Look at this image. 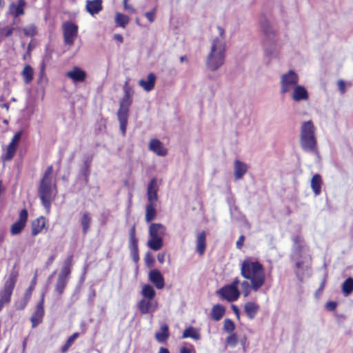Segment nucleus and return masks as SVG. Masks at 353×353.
<instances>
[{
    "label": "nucleus",
    "instance_id": "nucleus-1",
    "mask_svg": "<svg viewBox=\"0 0 353 353\" xmlns=\"http://www.w3.org/2000/svg\"><path fill=\"white\" fill-rule=\"evenodd\" d=\"M291 259L295 263L294 273L297 279L302 281L311 275V256L309 250L302 237L294 236Z\"/></svg>",
    "mask_w": 353,
    "mask_h": 353
},
{
    "label": "nucleus",
    "instance_id": "nucleus-2",
    "mask_svg": "<svg viewBox=\"0 0 353 353\" xmlns=\"http://www.w3.org/2000/svg\"><path fill=\"white\" fill-rule=\"evenodd\" d=\"M219 35L213 39L210 47V51L206 59V67L211 71L217 70L223 65L225 59L226 42L225 30L218 26Z\"/></svg>",
    "mask_w": 353,
    "mask_h": 353
},
{
    "label": "nucleus",
    "instance_id": "nucleus-3",
    "mask_svg": "<svg viewBox=\"0 0 353 353\" xmlns=\"http://www.w3.org/2000/svg\"><path fill=\"white\" fill-rule=\"evenodd\" d=\"M241 274L243 278L250 281L252 290L255 292L264 285L265 270L263 265L256 260L245 259L241 263Z\"/></svg>",
    "mask_w": 353,
    "mask_h": 353
},
{
    "label": "nucleus",
    "instance_id": "nucleus-4",
    "mask_svg": "<svg viewBox=\"0 0 353 353\" xmlns=\"http://www.w3.org/2000/svg\"><path fill=\"white\" fill-rule=\"evenodd\" d=\"M260 26L263 33V46L265 56L270 59H279L280 48L277 43L278 37L265 17L260 19Z\"/></svg>",
    "mask_w": 353,
    "mask_h": 353
},
{
    "label": "nucleus",
    "instance_id": "nucleus-5",
    "mask_svg": "<svg viewBox=\"0 0 353 353\" xmlns=\"http://www.w3.org/2000/svg\"><path fill=\"white\" fill-rule=\"evenodd\" d=\"M300 145L302 150L309 153H317V141L315 127L312 121L302 123L300 130Z\"/></svg>",
    "mask_w": 353,
    "mask_h": 353
},
{
    "label": "nucleus",
    "instance_id": "nucleus-6",
    "mask_svg": "<svg viewBox=\"0 0 353 353\" xmlns=\"http://www.w3.org/2000/svg\"><path fill=\"white\" fill-rule=\"evenodd\" d=\"M72 258V255H70L65 259L63 263L62 268L58 274L54 287V292L59 295H61L63 293L70 279Z\"/></svg>",
    "mask_w": 353,
    "mask_h": 353
},
{
    "label": "nucleus",
    "instance_id": "nucleus-7",
    "mask_svg": "<svg viewBox=\"0 0 353 353\" xmlns=\"http://www.w3.org/2000/svg\"><path fill=\"white\" fill-rule=\"evenodd\" d=\"M56 192V184L53 181L41 180L39 187V196L43 207L49 210L53 194Z\"/></svg>",
    "mask_w": 353,
    "mask_h": 353
},
{
    "label": "nucleus",
    "instance_id": "nucleus-8",
    "mask_svg": "<svg viewBox=\"0 0 353 353\" xmlns=\"http://www.w3.org/2000/svg\"><path fill=\"white\" fill-rule=\"evenodd\" d=\"M299 77L294 70H289L288 72L280 76V94H286L292 92V89L298 84Z\"/></svg>",
    "mask_w": 353,
    "mask_h": 353
},
{
    "label": "nucleus",
    "instance_id": "nucleus-9",
    "mask_svg": "<svg viewBox=\"0 0 353 353\" xmlns=\"http://www.w3.org/2000/svg\"><path fill=\"white\" fill-rule=\"evenodd\" d=\"M79 27L71 21H65L62 24V30L64 43L66 46H72L78 35Z\"/></svg>",
    "mask_w": 353,
    "mask_h": 353
},
{
    "label": "nucleus",
    "instance_id": "nucleus-10",
    "mask_svg": "<svg viewBox=\"0 0 353 353\" xmlns=\"http://www.w3.org/2000/svg\"><path fill=\"white\" fill-rule=\"evenodd\" d=\"M216 294L223 300L232 303L238 300L241 292L239 288L225 285L216 291Z\"/></svg>",
    "mask_w": 353,
    "mask_h": 353
},
{
    "label": "nucleus",
    "instance_id": "nucleus-11",
    "mask_svg": "<svg viewBox=\"0 0 353 353\" xmlns=\"http://www.w3.org/2000/svg\"><path fill=\"white\" fill-rule=\"evenodd\" d=\"M14 285L15 280L13 278H10L9 280L5 283L3 289L0 292V312L5 305L10 302Z\"/></svg>",
    "mask_w": 353,
    "mask_h": 353
},
{
    "label": "nucleus",
    "instance_id": "nucleus-12",
    "mask_svg": "<svg viewBox=\"0 0 353 353\" xmlns=\"http://www.w3.org/2000/svg\"><path fill=\"white\" fill-rule=\"evenodd\" d=\"M28 219V210L22 209L19 214V219L10 226V234L13 236L18 235L24 230Z\"/></svg>",
    "mask_w": 353,
    "mask_h": 353
},
{
    "label": "nucleus",
    "instance_id": "nucleus-13",
    "mask_svg": "<svg viewBox=\"0 0 353 353\" xmlns=\"http://www.w3.org/2000/svg\"><path fill=\"white\" fill-rule=\"evenodd\" d=\"M44 294H42L40 301L36 306L35 311L30 317V321L32 323V327L34 328L38 325L42 323L43 318L45 314L44 312Z\"/></svg>",
    "mask_w": 353,
    "mask_h": 353
},
{
    "label": "nucleus",
    "instance_id": "nucleus-14",
    "mask_svg": "<svg viewBox=\"0 0 353 353\" xmlns=\"http://www.w3.org/2000/svg\"><path fill=\"white\" fill-rule=\"evenodd\" d=\"M137 307L142 314H146L155 312L158 307V303L154 299L143 298L139 301Z\"/></svg>",
    "mask_w": 353,
    "mask_h": 353
},
{
    "label": "nucleus",
    "instance_id": "nucleus-15",
    "mask_svg": "<svg viewBox=\"0 0 353 353\" xmlns=\"http://www.w3.org/2000/svg\"><path fill=\"white\" fill-rule=\"evenodd\" d=\"M124 92V96L119 103V109L117 112V115L120 116H128L129 108L132 103L130 91L125 89Z\"/></svg>",
    "mask_w": 353,
    "mask_h": 353
},
{
    "label": "nucleus",
    "instance_id": "nucleus-16",
    "mask_svg": "<svg viewBox=\"0 0 353 353\" xmlns=\"http://www.w3.org/2000/svg\"><path fill=\"white\" fill-rule=\"evenodd\" d=\"M159 184L156 178L152 179L148 184L147 196L148 203H155L158 201Z\"/></svg>",
    "mask_w": 353,
    "mask_h": 353
},
{
    "label": "nucleus",
    "instance_id": "nucleus-17",
    "mask_svg": "<svg viewBox=\"0 0 353 353\" xmlns=\"http://www.w3.org/2000/svg\"><path fill=\"white\" fill-rule=\"evenodd\" d=\"M148 279L158 290H161L165 286L163 276L157 269H152L149 272Z\"/></svg>",
    "mask_w": 353,
    "mask_h": 353
},
{
    "label": "nucleus",
    "instance_id": "nucleus-18",
    "mask_svg": "<svg viewBox=\"0 0 353 353\" xmlns=\"http://www.w3.org/2000/svg\"><path fill=\"white\" fill-rule=\"evenodd\" d=\"M92 161V156L85 157L83 158V165L80 168L79 178H82L85 183H88L89 181V176L90 174V165Z\"/></svg>",
    "mask_w": 353,
    "mask_h": 353
},
{
    "label": "nucleus",
    "instance_id": "nucleus-19",
    "mask_svg": "<svg viewBox=\"0 0 353 353\" xmlns=\"http://www.w3.org/2000/svg\"><path fill=\"white\" fill-rule=\"evenodd\" d=\"M292 99L299 102L301 101L307 100L309 94L306 88L301 85L297 84L292 90Z\"/></svg>",
    "mask_w": 353,
    "mask_h": 353
},
{
    "label": "nucleus",
    "instance_id": "nucleus-20",
    "mask_svg": "<svg viewBox=\"0 0 353 353\" xmlns=\"http://www.w3.org/2000/svg\"><path fill=\"white\" fill-rule=\"evenodd\" d=\"M149 150L160 157H165L168 154L167 149L163 145V143L157 139H153L150 141Z\"/></svg>",
    "mask_w": 353,
    "mask_h": 353
},
{
    "label": "nucleus",
    "instance_id": "nucleus-21",
    "mask_svg": "<svg viewBox=\"0 0 353 353\" xmlns=\"http://www.w3.org/2000/svg\"><path fill=\"white\" fill-rule=\"evenodd\" d=\"M66 76L74 82H82L86 78V72L78 66H74L66 73Z\"/></svg>",
    "mask_w": 353,
    "mask_h": 353
},
{
    "label": "nucleus",
    "instance_id": "nucleus-22",
    "mask_svg": "<svg viewBox=\"0 0 353 353\" xmlns=\"http://www.w3.org/2000/svg\"><path fill=\"white\" fill-rule=\"evenodd\" d=\"M46 225V219L44 216H41L39 218L36 219L32 222V232L31 234L32 236H35L39 233H41L43 230L45 229Z\"/></svg>",
    "mask_w": 353,
    "mask_h": 353
},
{
    "label": "nucleus",
    "instance_id": "nucleus-23",
    "mask_svg": "<svg viewBox=\"0 0 353 353\" xmlns=\"http://www.w3.org/2000/svg\"><path fill=\"white\" fill-rule=\"evenodd\" d=\"M156 79V75L151 72L148 74L146 79H140L139 81V85L146 92H150L154 88Z\"/></svg>",
    "mask_w": 353,
    "mask_h": 353
},
{
    "label": "nucleus",
    "instance_id": "nucleus-24",
    "mask_svg": "<svg viewBox=\"0 0 353 353\" xmlns=\"http://www.w3.org/2000/svg\"><path fill=\"white\" fill-rule=\"evenodd\" d=\"M85 8L91 15L97 14L103 9L102 0H87Z\"/></svg>",
    "mask_w": 353,
    "mask_h": 353
},
{
    "label": "nucleus",
    "instance_id": "nucleus-25",
    "mask_svg": "<svg viewBox=\"0 0 353 353\" xmlns=\"http://www.w3.org/2000/svg\"><path fill=\"white\" fill-rule=\"evenodd\" d=\"M166 228L161 223H151L149 227L150 237H163L165 234Z\"/></svg>",
    "mask_w": 353,
    "mask_h": 353
},
{
    "label": "nucleus",
    "instance_id": "nucleus-26",
    "mask_svg": "<svg viewBox=\"0 0 353 353\" xmlns=\"http://www.w3.org/2000/svg\"><path fill=\"white\" fill-rule=\"evenodd\" d=\"M79 222L82 227L83 233L84 235H85L90 230L92 223L91 214L87 211L81 212Z\"/></svg>",
    "mask_w": 353,
    "mask_h": 353
},
{
    "label": "nucleus",
    "instance_id": "nucleus-27",
    "mask_svg": "<svg viewBox=\"0 0 353 353\" xmlns=\"http://www.w3.org/2000/svg\"><path fill=\"white\" fill-rule=\"evenodd\" d=\"M170 336L169 327L166 323H162L160 330L155 334L156 340L161 343L165 342Z\"/></svg>",
    "mask_w": 353,
    "mask_h": 353
},
{
    "label": "nucleus",
    "instance_id": "nucleus-28",
    "mask_svg": "<svg viewBox=\"0 0 353 353\" xmlns=\"http://www.w3.org/2000/svg\"><path fill=\"white\" fill-rule=\"evenodd\" d=\"M25 5L26 2L24 0H19L17 3H12L10 5V12L14 16V18H17L20 15L23 14V8Z\"/></svg>",
    "mask_w": 353,
    "mask_h": 353
},
{
    "label": "nucleus",
    "instance_id": "nucleus-29",
    "mask_svg": "<svg viewBox=\"0 0 353 353\" xmlns=\"http://www.w3.org/2000/svg\"><path fill=\"white\" fill-rule=\"evenodd\" d=\"M234 169L235 179L238 180L241 179L247 172L248 166L245 163L239 160H236L234 162Z\"/></svg>",
    "mask_w": 353,
    "mask_h": 353
},
{
    "label": "nucleus",
    "instance_id": "nucleus-30",
    "mask_svg": "<svg viewBox=\"0 0 353 353\" xmlns=\"http://www.w3.org/2000/svg\"><path fill=\"white\" fill-rule=\"evenodd\" d=\"M259 310V306L254 302L249 301L244 305L245 313L250 319L255 318Z\"/></svg>",
    "mask_w": 353,
    "mask_h": 353
},
{
    "label": "nucleus",
    "instance_id": "nucleus-31",
    "mask_svg": "<svg viewBox=\"0 0 353 353\" xmlns=\"http://www.w3.org/2000/svg\"><path fill=\"white\" fill-rule=\"evenodd\" d=\"M206 247V233L205 231L199 232L196 236V251L202 255L205 252Z\"/></svg>",
    "mask_w": 353,
    "mask_h": 353
},
{
    "label": "nucleus",
    "instance_id": "nucleus-32",
    "mask_svg": "<svg viewBox=\"0 0 353 353\" xmlns=\"http://www.w3.org/2000/svg\"><path fill=\"white\" fill-rule=\"evenodd\" d=\"M322 184L321 176L319 174H315L311 179V188L316 196L321 194Z\"/></svg>",
    "mask_w": 353,
    "mask_h": 353
},
{
    "label": "nucleus",
    "instance_id": "nucleus-33",
    "mask_svg": "<svg viewBox=\"0 0 353 353\" xmlns=\"http://www.w3.org/2000/svg\"><path fill=\"white\" fill-rule=\"evenodd\" d=\"M225 312V308L220 304L214 305L211 310V319L215 321H219L222 319Z\"/></svg>",
    "mask_w": 353,
    "mask_h": 353
},
{
    "label": "nucleus",
    "instance_id": "nucleus-34",
    "mask_svg": "<svg viewBox=\"0 0 353 353\" xmlns=\"http://www.w3.org/2000/svg\"><path fill=\"white\" fill-rule=\"evenodd\" d=\"M147 244L151 250L158 251L163 247V237H150Z\"/></svg>",
    "mask_w": 353,
    "mask_h": 353
},
{
    "label": "nucleus",
    "instance_id": "nucleus-35",
    "mask_svg": "<svg viewBox=\"0 0 353 353\" xmlns=\"http://www.w3.org/2000/svg\"><path fill=\"white\" fill-rule=\"evenodd\" d=\"M182 338H191L194 340H199L201 339V334L198 330L192 326H190L183 331Z\"/></svg>",
    "mask_w": 353,
    "mask_h": 353
},
{
    "label": "nucleus",
    "instance_id": "nucleus-36",
    "mask_svg": "<svg viewBox=\"0 0 353 353\" xmlns=\"http://www.w3.org/2000/svg\"><path fill=\"white\" fill-rule=\"evenodd\" d=\"M157 216L155 203H148L145 207V221L150 223L153 221Z\"/></svg>",
    "mask_w": 353,
    "mask_h": 353
},
{
    "label": "nucleus",
    "instance_id": "nucleus-37",
    "mask_svg": "<svg viewBox=\"0 0 353 353\" xmlns=\"http://www.w3.org/2000/svg\"><path fill=\"white\" fill-rule=\"evenodd\" d=\"M342 293L345 296H350L353 292V278L348 277L341 285Z\"/></svg>",
    "mask_w": 353,
    "mask_h": 353
},
{
    "label": "nucleus",
    "instance_id": "nucleus-38",
    "mask_svg": "<svg viewBox=\"0 0 353 353\" xmlns=\"http://www.w3.org/2000/svg\"><path fill=\"white\" fill-rule=\"evenodd\" d=\"M143 298L149 299H154V296L156 295V292L154 288L150 284H145L142 287V290L141 292Z\"/></svg>",
    "mask_w": 353,
    "mask_h": 353
},
{
    "label": "nucleus",
    "instance_id": "nucleus-39",
    "mask_svg": "<svg viewBox=\"0 0 353 353\" xmlns=\"http://www.w3.org/2000/svg\"><path fill=\"white\" fill-rule=\"evenodd\" d=\"M33 74V68L30 65H26L21 72L24 82L26 84L30 83L32 81Z\"/></svg>",
    "mask_w": 353,
    "mask_h": 353
},
{
    "label": "nucleus",
    "instance_id": "nucleus-40",
    "mask_svg": "<svg viewBox=\"0 0 353 353\" xmlns=\"http://www.w3.org/2000/svg\"><path fill=\"white\" fill-rule=\"evenodd\" d=\"M114 19L117 26L121 28H125L130 21V18L127 15L119 12L116 14Z\"/></svg>",
    "mask_w": 353,
    "mask_h": 353
},
{
    "label": "nucleus",
    "instance_id": "nucleus-41",
    "mask_svg": "<svg viewBox=\"0 0 353 353\" xmlns=\"http://www.w3.org/2000/svg\"><path fill=\"white\" fill-rule=\"evenodd\" d=\"M79 334L74 332L66 341L65 343L61 347V351L62 353H65L70 347L74 343V341L79 337Z\"/></svg>",
    "mask_w": 353,
    "mask_h": 353
},
{
    "label": "nucleus",
    "instance_id": "nucleus-42",
    "mask_svg": "<svg viewBox=\"0 0 353 353\" xmlns=\"http://www.w3.org/2000/svg\"><path fill=\"white\" fill-rule=\"evenodd\" d=\"M17 148V145L12 143H9V145L7 147L6 156L4 157L5 161H10L13 158V157L15 154Z\"/></svg>",
    "mask_w": 353,
    "mask_h": 353
},
{
    "label": "nucleus",
    "instance_id": "nucleus-43",
    "mask_svg": "<svg viewBox=\"0 0 353 353\" xmlns=\"http://www.w3.org/2000/svg\"><path fill=\"white\" fill-rule=\"evenodd\" d=\"M117 117L120 124V130L123 136H125L126 133L128 116L117 115Z\"/></svg>",
    "mask_w": 353,
    "mask_h": 353
},
{
    "label": "nucleus",
    "instance_id": "nucleus-44",
    "mask_svg": "<svg viewBox=\"0 0 353 353\" xmlns=\"http://www.w3.org/2000/svg\"><path fill=\"white\" fill-rule=\"evenodd\" d=\"M241 288L243 296L247 297L250 295L251 290H252V283H250L248 281H244L241 283Z\"/></svg>",
    "mask_w": 353,
    "mask_h": 353
},
{
    "label": "nucleus",
    "instance_id": "nucleus-45",
    "mask_svg": "<svg viewBox=\"0 0 353 353\" xmlns=\"http://www.w3.org/2000/svg\"><path fill=\"white\" fill-rule=\"evenodd\" d=\"M23 30L26 37H33L37 34V28L33 24L26 26Z\"/></svg>",
    "mask_w": 353,
    "mask_h": 353
},
{
    "label": "nucleus",
    "instance_id": "nucleus-46",
    "mask_svg": "<svg viewBox=\"0 0 353 353\" xmlns=\"http://www.w3.org/2000/svg\"><path fill=\"white\" fill-rule=\"evenodd\" d=\"M235 329L234 323L230 319H226L224 321L223 330L227 333H232Z\"/></svg>",
    "mask_w": 353,
    "mask_h": 353
},
{
    "label": "nucleus",
    "instance_id": "nucleus-47",
    "mask_svg": "<svg viewBox=\"0 0 353 353\" xmlns=\"http://www.w3.org/2000/svg\"><path fill=\"white\" fill-rule=\"evenodd\" d=\"M237 335L236 333H230V334L226 339L227 344L230 347H235L237 344Z\"/></svg>",
    "mask_w": 353,
    "mask_h": 353
},
{
    "label": "nucleus",
    "instance_id": "nucleus-48",
    "mask_svg": "<svg viewBox=\"0 0 353 353\" xmlns=\"http://www.w3.org/2000/svg\"><path fill=\"white\" fill-rule=\"evenodd\" d=\"M14 28L12 26H4L0 28V34L6 37L11 36L14 32Z\"/></svg>",
    "mask_w": 353,
    "mask_h": 353
},
{
    "label": "nucleus",
    "instance_id": "nucleus-49",
    "mask_svg": "<svg viewBox=\"0 0 353 353\" xmlns=\"http://www.w3.org/2000/svg\"><path fill=\"white\" fill-rule=\"evenodd\" d=\"M52 171H53L52 165L48 166L46 168L41 180L53 181L52 177Z\"/></svg>",
    "mask_w": 353,
    "mask_h": 353
},
{
    "label": "nucleus",
    "instance_id": "nucleus-50",
    "mask_svg": "<svg viewBox=\"0 0 353 353\" xmlns=\"http://www.w3.org/2000/svg\"><path fill=\"white\" fill-rule=\"evenodd\" d=\"M157 13V8H154L151 11L146 12L144 15L150 23H152L155 20V16Z\"/></svg>",
    "mask_w": 353,
    "mask_h": 353
},
{
    "label": "nucleus",
    "instance_id": "nucleus-51",
    "mask_svg": "<svg viewBox=\"0 0 353 353\" xmlns=\"http://www.w3.org/2000/svg\"><path fill=\"white\" fill-rule=\"evenodd\" d=\"M96 296V291L94 288H90V292L88 298V303L90 306H92L94 303V297Z\"/></svg>",
    "mask_w": 353,
    "mask_h": 353
},
{
    "label": "nucleus",
    "instance_id": "nucleus-52",
    "mask_svg": "<svg viewBox=\"0 0 353 353\" xmlns=\"http://www.w3.org/2000/svg\"><path fill=\"white\" fill-rule=\"evenodd\" d=\"M145 262L148 267H152L154 262L153 256L150 253L147 252L145 256Z\"/></svg>",
    "mask_w": 353,
    "mask_h": 353
},
{
    "label": "nucleus",
    "instance_id": "nucleus-53",
    "mask_svg": "<svg viewBox=\"0 0 353 353\" xmlns=\"http://www.w3.org/2000/svg\"><path fill=\"white\" fill-rule=\"evenodd\" d=\"M337 307V303L336 301H328L326 303L325 307L327 311H334Z\"/></svg>",
    "mask_w": 353,
    "mask_h": 353
},
{
    "label": "nucleus",
    "instance_id": "nucleus-54",
    "mask_svg": "<svg viewBox=\"0 0 353 353\" xmlns=\"http://www.w3.org/2000/svg\"><path fill=\"white\" fill-rule=\"evenodd\" d=\"M21 135H22V132L21 131H19L17 133H15L14 135L13 136L10 143H14L17 145L21 138Z\"/></svg>",
    "mask_w": 353,
    "mask_h": 353
},
{
    "label": "nucleus",
    "instance_id": "nucleus-55",
    "mask_svg": "<svg viewBox=\"0 0 353 353\" xmlns=\"http://www.w3.org/2000/svg\"><path fill=\"white\" fill-rule=\"evenodd\" d=\"M129 249H130V250H139L137 239H129Z\"/></svg>",
    "mask_w": 353,
    "mask_h": 353
},
{
    "label": "nucleus",
    "instance_id": "nucleus-56",
    "mask_svg": "<svg viewBox=\"0 0 353 353\" xmlns=\"http://www.w3.org/2000/svg\"><path fill=\"white\" fill-rule=\"evenodd\" d=\"M130 255L132 256L133 261L134 263H137L139 260V250H130Z\"/></svg>",
    "mask_w": 353,
    "mask_h": 353
},
{
    "label": "nucleus",
    "instance_id": "nucleus-57",
    "mask_svg": "<svg viewBox=\"0 0 353 353\" xmlns=\"http://www.w3.org/2000/svg\"><path fill=\"white\" fill-rule=\"evenodd\" d=\"M244 241H245L244 235H241L236 243V246L237 249L241 250L242 248Z\"/></svg>",
    "mask_w": 353,
    "mask_h": 353
},
{
    "label": "nucleus",
    "instance_id": "nucleus-58",
    "mask_svg": "<svg viewBox=\"0 0 353 353\" xmlns=\"http://www.w3.org/2000/svg\"><path fill=\"white\" fill-rule=\"evenodd\" d=\"M195 350L194 347H192V349L190 350L186 347H182L180 349V353H194Z\"/></svg>",
    "mask_w": 353,
    "mask_h": 353
},
{
    "label": "nucleus",
    "instance_id": "nucleus-59",
    "mask_svg": "<svg viewBox=\"0 0 353 353\" xmlns=\"http://www.w3.org/2000/svg\"><path fill=\"white\" fill-rule=\"evenodd\" d=\"M239 284L241 285L239 279L238 278H235L232 282L228 285L233 287L234 288H238Z\"/></svg>",
    "mask_w": 353,
    "mask_h": 353
},
{
    "label": "nucleus",
    "instance_id": "nucleus-60",
    "mask_svg": "<svg viewBox=\"0 0 353 353\" xmlns=\"http://www.w3.org/2000/svg\"><path fill=\"white\" fill-rule=\"evenodd\" d=\"M129 235H130L129 239H137L136 234H135V227L134 226H133L130 229Z\"/></svg>",
    "mask_w": 353,
    "mask_h": 353
},
{
    "label": "nucleus",
    "instance_id": "nucleus-61",
    "mask_svg": "<svg viewBox=\"0 0 353 353\" xmlns=\"http://www.w3.org/2000/svg\"><path fill=\"white\" fill-rule=\"evenodd\" d=\"M338 85H339V88L340 90V91L343 93L345 92V83L342 80H340L338 83Z\"/></svg>",
    "mask_w": 353,
    "mask_h": 353
},
{
    "label": "nucleus",
    "instance_id": "nucleus-62",
    "mask_svg": "<svg viewBox=\"0 0 353 353\" xmlns=\"http://www.w3.org/2000/svg\"><path fill=\"white\" fill-rule=\"evenodd\" d=\"M157 260L161 264H163L165 261V254L164 253L158 254Z\"/></svg>",
    "mask_w": 353,
    "mask_h": 353
},
{
    "label": "nucleus",
    "instance_id": "nucleus-63",
    "mask_svg": "<svg viewBox=\"0 0 353 353\" xmlns=\"http://www.w3.org/2000/svg\"><path fill=\"white\" fill-rule=\"evenodd\" d=\"M231 307H232V311L235 314V315L237 316V318H239L240 311H239L238 307L235 305H232Z\"/></svg>",
    "mask_w": 353,
    "mask_h": 353
},
{
    "label": "nucleus",
    "instance_id": "nucleus-64",
    "mask_svg": "<svg viewBox=\"0 0 353 353\" xmlns=\"http://www.w3.org/2000/svg\"><path fill=\"white\" fill-rule=\"evenodd\" d=\"M114 39L119 41V43H123V37L121 34H114Z\"/></svg>",
    "mask_w": 353,
    "mask_h": 353
}]
</instances>
